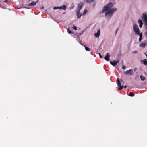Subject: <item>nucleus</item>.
Returning a JSON list of instances; mask_svg holds the SVG:
<instances>
[{
    "label": "nucleus",
    "instance_id": "nucleus-1",
    "mask_svg": "<svg viewBox=\"0 0 147 147\" xmlns=\"http://www.w3.org/2000/svg\"><path fill=\"white\" fill-rule=\"evenodd\" d=\"M113 4L112 3H109L107 5L104 7L102 10V13H103L105 11L108 10L109 9H110L113 7Z\"/></svg>",
    "mask_w": 147,
    "mask_h": 147
},
{
    "label": "nucleus",
    "instance_id": "nucleus-2",
    "mask_svg": "<svg viewBox=\"0 0 147 147\" xmlns=\"http://www.w3.org/2000/svg\"><path fill=\"white\" fill-rule=\"evenodd\" d=\"M133 30L136 34H139L140 33L139 28L138 26L135 24H134L133 26Z\"/></svg>",
    "mask_w": 147,
    "mask_h": 147
},
{
    "label": "nucleus",
    "instance_id": "nucleus-3",
    "mask_svg": "<svg viewBox=\"0 0 147 147\" xmlns=\"http://www.w3.org/2000/svg\"><path fill=\"white\" fill-rule=\"evenodd\" d=\"M117 9L115 8H113L109 11H107L105 13V16H106L112 14L113 12L116 11Z\"/></svg>",
    "mask_w": 147,
    "mask_h": 147
},
{
    "label": "nucleus",
    "instance_id": "nucleus-4",
    "mask_svg": "<svg viewBox=\"0 0 147 147\" xmlns=\"http://www.w3.org/2000/svg\"><path fill=\"white\" fill-rule=\"evenodd\" d=\"M117 84L119 86V90H122L123 88V86H121V83L119 80V79L118 78L117 80Z\"/></svg>",
    "mask_w": 147,
    "mask_h": 147
},
{
    "label": "nucleus",
    "instance_id": "nucleus-5",
    "mask_svg": "<svg viewBox=\"0 0 147 147\" xmlns=\"http://www.w3.org/2000/svg\"><path fill=\"white\" fill-rule=\"evenodd\" d=\"M133 70L132 69H130L129 70H127L126 71H125L124 72V73L128 75H133Z\"/></svg>",
    "mask_w": 147,
    "mask_h": 147
},
{
    "label": "nucleus",
    "instance_id": "nucleus-6",
    "mask_svg": "<svg viewBox=\"0 0 147 147\" xmlns=\"http://www.w3.org/2000/svg\"><path fill=\"white\" fill-rule=\"evenodd\" d=\"M84 4L83 3H79L78 5V9L77 10L80 11L82 7L83 6Z\"/></svg>",
    "mask_w": 147,
    "mask_h": 147
},
{
    "label": "nucleus",
    "instance_id": "nucleus-7",
    "mask_svg": "<svg viewBox=\"0 0 147 147\" xmlns=\"http://www.w3.org/2000/svg\"><path fill=\"white\" fill-rule=\"evenodd\" d=\"M142 18L143 20H144V22L147 21V15L144 13L142 15Z\"/></svg>",
    "mask_w": 147,
    "mask_h": 147
},
{
    "label": "nucleus",
    "instance_id": "nucleus-8",
    "mask_svg": "<svg viewBox=\"0 0 147 147\" xmlns=\"http://www.w3.org/2000/svg\"><path fill=\"white\" fill-rule=\"evenodd\" d=\"M110 57V55L109 53H107L106 55L104 57L105 60L107 61H109V57Z\"/></svg>",
    "mask_w": 147,
    "mask_h": 147
},
{
    "label": "nucleus",
    "instance_id": "nucleus-9",
    "mask_svg": "<svg viewBox=\"0 0 147 147\" xmlns=\"http://www.w3.org/2000/svg\"><path fill=\"white\" fill-rule=\"evenodd\" d=\"M141 63L145 65H147V59H144L143 60L140 61Z\"/></svg>",
    "mask_w": 147,
    "mask_h": 147
},
{
    "label": "nucleus",
    "instance_id": "nucleus-10",
    "mask_svg": "<svg viewBox=\"0 0 147 147\" xmlns=\"http://www.w3.org/2000/svg\"><path fill=\"white\" fill-rule=\"evenodd\" d=\"M100 30H98L96 33H95L94 35L96 37H98L100 35Z\"/></svg>",
    "mask_w": 147,
    "mask_h": 147
},
{
    "label": "nucleus",
    "instance_id": "nucleus-11",
    "mask_svg": "<svg viewBox=\"0 0 147 147\" xmlns=\"http://www.w3.org/2000/svg\"><path fill=\"white\" fill-rule=\"evenodd\" d=\"M80 11H77V17L78 18H80L81 17V16H82V14H80Z\"/></svg>",
    "mask_w": 147,
    "mask_h": 147
},
{
    "label": "nucleus",
    "instance_id": "nucleus-12",
    "mask_svg": "<svg viewBox=\"0 0 147 147\" xmlns=\"http://www.w3.org/2000/svg\"><path fill=\"white\" fill-rule=\"evenodd\" d=\"M110 63L114 66H115L117 64L115 60H113V62L110 61Z\"/></svg>",
    "mask_w": 147,
    "mask_h": 147
},
{
    "label": "nucleus",
    "instance_id": "nucleus-13",
    "mask_svg": "<svg viewBox=\"0 0 147 147\" xmlns=\"http://www.w3.org/2000/svg\"><path fill=\"white\" fill-rule=\"evenodd\" d=\"M138 35H139L140 36V37H139V41L140 42L141 41V40H142V33H139V34H137Z\"/></svg>",
    "mask_w": 147,
    "mask_h": 147
},
{
    "label": "nucleus",
    "instance_id": "nucleus-14",
    "mask_svg": "<svg viewBox=\"0 0 147 147\" xmlns=\"http://www.w3.org/2000/svg\"><path fill=\"white\" fill-rule=\"evenodd\" d=\"M146 45V44L145 43H142L141 44H140L139 46L140 47H142L143 48H144L145 47Z\"/></svg>",
    "mask_w": 147,
    "mask_h": 147
},
{
    "label": "nucleus",
    "instance_id": "nucleus-15",
    "mask_svg": "<svg viewBox=\"0 0 147 147\" xmlns=\"http://www.w3.org/2000/svg\"><path fill=\"white\" fill-rule=\"evenodd\" d=\"M36 4V2H34V1L32 2L31 3H30L29 5H28V6H33L35 5Z\"/></svg>",
    "mask_w": 147,
    "mask_h": 147
},
{
    "label": "nucleus",
    "instance_id": "nucleus-16",
    "mask_svg": "<svg viewBox=\"0 0 147 147\" xmlns=\"http://www.w3.org/2000/svg\"><path fill=\"white\" fill-rule=\"evenodd\" d=\"M140 78L141 80L142 81H144V80L146 79L145 77L143 76L142 75L140 76Z\"/></svg>",
    "mask_w": 147,
    "mask_h": 147
},
{
    "label": "nucleus",
    "instance_id": "nucleus-17",
    "mask_svg": "<svg viewBox=\"0 0 147 147\" xmlns=\"http://www.w3.org/2000/svg\"><path fill=\"white\" fill-rule=\"evenodd\" d=\"M94 1V0H86V2L87 3H90L93 2Z\"/></svg>",
    "mask_w": 147,
    "mask_h": 147
},
{
    "label": "nucleus",
    "instance_id": "nucleus-18",
    "mask_svg": "<svg viewBox=\"0 0 147 147\" xmlns=\"http://www.w3.org/2000/svg\"><path fill=\"white\" fill-rule=\"evenodd\" d=\"M129 95L131 97H133L134 96V94L133 92H130L129 94Z\"/></svg>",
    "mask_w": 147,
    "mask_h": 147
},
{
    "label": "nucleus",
    "instance_id": "nucleus-19",
    "mask_svg": "<svg viewBox=\"0 0 147 147\" xmlns=\"http://www.w3.org/2000/svg\"><path fill=\"white\" fill-rule=\"evenodd\" d=\"M85 50L86 51H90V49H89V48H88L86 46H85Z\"/></svg>",
    "mask_w": 147,
    "mask_h": 147
},
{
    "label": "nucleus",
    "instance_id": "nucleus-20",
    "mask_svg": "<svg viewBox=\"0 0 147 147\" xmlns=\"http://www.w3.org/2000/svg\"><path fill=\"white\" fill-rule=\"evenodd\" d=\"M67 31L69 34H71L73 33L72 31L69 30V28L67 29Z\"/></svg>",
    "mask_w": 147,
    "mask_h": 147
},
{
    "label": "nucleus",
    "instance_id": "nucleus-21",
    "mask_svg": "<svg viewBox=\"0 0 147 147\" xmlns=\"http://www.w3.org/2000/svg\"><path fill=\"white\" fill-rule=\"evenodd\" d=\"M62 9H63L64 10H65L66 9V7L65 5H63L62 6Z\"/></svg>",
    "mask_w": 147,
    "mask_h": 147
},
{
    "label": "nucleus",
    "instance_id": "nucleus-22",
    "mask_svg": "<svg viewBox=\"0 0 147 147\" xmlns=\"http://www.w3.org/2000/svg\"><path fill=\"white\" fill-rule=\"evenodd\" d=\"M138 22L140 24L141 23H143L142 22V21L140 19H139L138 20Z\"/></svg>",
    "mask_w": 147,
    "mask_h": 147
},
{
    "label": "nucleus",
    "instance_id": "nucleus-23",
    "mask_svg": "<svg viewBox=\"0 0 147 147\" xmlns=\"http://www.w3.org/2000/svg\"><path fill=\"white\" fill-rule=\"evenodd\" d=\"M87 12V10L86 9H85L84 12H83V14L85 15Z\"/></svg>",
    "mask_w": 147,
    "mask_h": 147
},
{
    "label": "nucleus",
    "instance_id": "nucleus-24",
    "mask_svg": "<svg viewBox=\"0 0 147 147\" xmlns=\"http://www.w3.org/2000/svg\"><path fill=\"white\" fill-rule=\"evenodd\" d=\"M73 29L75 30H77V28L76 26H74Z\"/></svg>",
    "mask_w": 147,
    "mask_h": 147
},
{
    "label": "nucleus",
    "instance_id": "nucleus-25",
    "mask_svg": "<svg viewBox=\"0 0 147 147\" xmlns=\"http://www.w3.org/2000/svg\"><path fill=\"white\" fill-rule=\"evenodd\" d=\"M126 68V67L124 65H123L122 66V68L123 69H125Z\"/></svg>",
    "mask_w": 147,
    "mask_h": 147
},
{
    "label": "nucleus",
    "instance_id": "nucleus-26",
    "mask_svg": "<svg viewBox=\"0 0 147 147\" xmlns=\"http://www.w3.org/2000/svg\"><path fill=\"white\" fill-rule=\"evenodd\" d=\"M143 24V23H141L140 24L139 27L140 28H142V27Z\"/></svg>",
    "mask_w": 147,
    "mask_h": 147
},
{
    "label": "nucleus",
    "instance_id": "nucleus-27",
    "mask_svg": "<svg viewBox=\"0 0 147 147\" xmlns=\"http://www.w3.org/2000/svg\"><path fill=\"white\" fill-rule=\"evenodd\" d=\"M145 22V28H147V21Z\"/></svg>",
    "mask_w": 147,
    "mask_h": 147
},
{
    "label": "nucleus",
    "instance_id": "nucleus-28",
    "mask_svg": "<svg viewBox=\"0 0 147 147\" xmlns=\"http://www.w3.org/2000/svg\"><path fill=\"white\" fill-rule=\"evenodd\" d=\"M62 7H58V9H62Z\"/></svg>",
    "mask_w": 147,
    "mask_h": 147
},
{
    "label": "nucleus",
    "instance_id": "nucleus-29",
    "mask_svg": "<svg viewBox=\"0 0 147 147\" xmlns=\"http://www.w3.org/2000/svg\"><path fill=\"white\" fill-rule=\"evenodd\" d=\"M54 9H58V7H55L53 8Z\"/></svg>",
    "mask_w": 147,
    "mask_h": 147
},
{
    "label": "nucleus",
    "instance_id": "nucleus-30",
    "mask_svg": "<svg viewBox=\"0 0 147 147\" xmlns=\"http://www.w3.org/2000/svg\"><path fill=\"white\" fill-rule=\"evenodd\" d=\"M99 56H100V58H102V56L100 54V53H99Z\"/></svg>",
    "mask_w": 147,
    "mask_h": 147
},
{
    "label": "nucleus",
    "instance_id": "nucleus-31",
    "mask_svg": "<svg viewBox=\"0 0 147 147\" xmlns=\"http://www.w3.org/2000/svg\"><path fill=\"white\" fill-rule=\"evenodd\" d=\"M119 59H118L117 61H116V62L117 63L119 62Z\"/></svg>",
    "mask_w": 147,
    "mask_h": 147
},
{
    "label": "nucleus",
    "instance_id": "nucleus-32",
    "mask_svg": "<svg viewBox=\"0 0 147 147\" xmlns=\"http://www.w3.org/2000/svg\"><path fill=\"white\" fill-rule=\"evenodd\" d=\"M123 87L125 88H127V86L126 85H125Z\"/></svg>",
    "mask_w": 147,
    "mask_h": 147
},
{
    "label": "nucleus",
    "instance_id": "nucleus-33",
    "mask_svg": "<svg viewBox=\"0 0 147 147\" xmlns=\"http://www.w3.org/2000/svg\"><path fill=\"white\" fill-rule=\"evenodd\" d=\"M118 29H119V28H118V29L116 31V34H117V31H118Z\"/></svg>",
    "mask_w": 147,
    "mask_h": 147
},
{
    "label": "nucleus",
    "instance_id": "nucleus-34",
    "mask_svg": "<svg viewBox=\"0 0 147 147\" xmlns=\"http://www.w3.org/2000/svg\"><path fill=\"white\" fill-rule=\"evenodd\" d=\"M146 37L147 38V32H146Z\"/></svg>",
    "mask_w": 147,
    "mask_h": 147
},
{
    "label": "nucleus",
    "instance_id": "nucleus-35",
    "mask_svg": "<svg viewBox=\"0 0 147 147\" xmlns=\"http://www.w3.org/2000/svg\"><path fill=\"white\" fill-rule=\"evenodd\" d=\"M144 54L146 56V57H147V54H146V53H144Z\"/></svg>",
    "mask_w": 147,
    "mask_h": 147
},
{
    "label": "nucleus",
    "instance_id": "nucleus-36",
    "mask_svg": "<svg viewBox=\"0 0 147 147\" xmlns=\"http://www.w3.org/2000/svg\"><path fill=\"white\" fill-rule=\"evenodd\" d=\"M134 53H137V51H134Z\"/></svg>",
    "mask_w": 147,
    "mask_h": 147
},
{
    "label": "nucleus",
    "instance_id": "nucleus-37",
    "mask_svg": "<svg viewBox=\"0 0 147 147\" xmlns=\"http://www.w3.org/2000/svg\"><path fill=\"white\" fill-rule=\"evenodd\" d=\"M7 0H5V2H7Z\"/></svg>",
    "mask_w": 147,
    "mask_h": 147
},
{
    "label": "nucleus",
    "instance_id": "nucleus-38",
    "mask_svg": "<svg viewBox=\"0 0 147 147\" xmlns=\"http://www.w3.org/2000/svg\"><path fill=\"white\" fill-rule=\"evenodd\" d=\"M43 8H44V7H42V9H43Z\"/></svg>",
    "mask_w": 147,
    "mask_h": 147
}]
</instances>
